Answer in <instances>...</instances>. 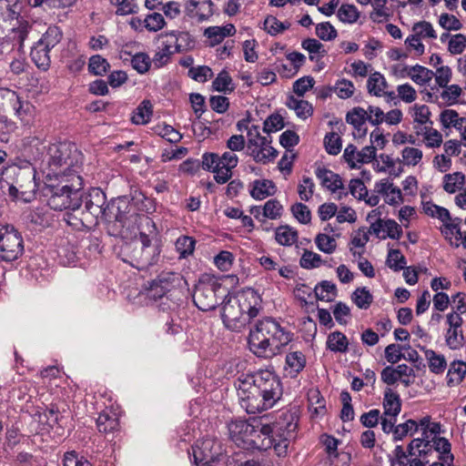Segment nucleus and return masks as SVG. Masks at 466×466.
<instances>
[{
    "mask_svg": "<svg viewBox=\"0 0 466 466\" xmlns=\"http://www.w3.org/2000/svg\"><path fill=\"white\" fill-rule=\"evenodd\" d=\"M62 39V31L57 26H49L46 32L38 40L39 43H43L45 46L49 49H53L56 45L60 43Z\"/></svg>",
    "mask_w": 466,
    "mask_h": 466,
    "instance_id": "nucleus-43",
    "label": "nucleus"
},
{
    "mask_svg": "<svg viewBox=\"0 0 466 466\" xmlns=\"http://www.w3.org/2000/svg\"><path fill=\"white\" fill-rule=\"evenodd\" d=\"M50 51L43 43L38 41L32 47L30 56L35 65L41 70L46 71L51 65Z\"/></svg>",
    "mask_w": 466,
    "mask_h": 466,
    "instance_id": "nucleus-22",
    "label": "nucleus"
},
{
    "mask_svg": "<svg viewBox=\"0 0 466 466\" xmlns=\"http://www.w3.org/2000/svg\"><path fill=\"white\" fill-rule=\"evenodd\" d=\"M226 289L213 278L204 277L196 285L193 300L195 305L203 311L216 309L218 298L223 296Z\"/></svg>",
    "mask_w": 466,
    "mask_h": 466,
    "instance_id": "nucleus-8",
    "label": "nucleus"
},
{
    "mask_svg": "<svg viewBox=\"0 0 466 466\" xmlns=\"http://www.w3.org/2000/svg\"><path fill=\"white\" fill-rule=\"evenodd\" d=\"M388 83L384 76L379 72L371 74L367 81V88L370 94L376 96H382Z\"/></svg>",
    "mask_w": 466,
    "mask_h": 466,
    "instance_id": "nucleus-30",
    "label": "nucleus"
},
{
    "mask_svg": "<svg viewBox=\"0 0 466 466\" xmlns=\"http://www.w3.org/2000/svg\"><path fill=\"white\" fill-rule=\"evenodd\" d=\"M346 121L358 130L359 137L366 135L367 128L364 127L367 121V111L362 107H354L346 116Z\"/></svg>",
    "mask_w": 466,
    "mask_h": 466,
    "instance_id": "nucleus-25",
    "label": "nucleus"
},
{
    "mask_svg": "<svg viewBox=\"0 0 466 466\" xmlns=\"http://www.w3.org/2000/svg\"><path fill=\"white\" fill-rule=\"evenodd\" d=\"M423 211L426 215L436 218L441 221L442 228L441 231L446 240L451 239V231L458 228V223H461L460 218H451L447 208L435 205L432 202H426L423 205Z\"/></svg>",
    "mask_w": 466,
    "mask_h": 466,
    "instance_id": "nucleus-13",
    "label": "nucleus"
},
{
    "mask_svg": "<svg viewBox=\"0 0 466 466\" xmlns=\"http://www.w3.org/2000/svg\"><path fill=\"white\" fill-rule=\"evenodd\" d=\"M176 51L172 49V44L171 43H163L162 47H160L155 54L154 57L152 58L153 65L159 68L163 66L167 65L168 61L171 58V56Z\"/></svg>",
    "mask_w": 466,
    "mask_h": 466,
    "instance_id": "nucleus-41",
    "label": "nucleus"
},
{
    "mask_svg": "<svg viewBox=\"0 0 466 466\" xmlns=\"http://www.w3.org/2000/svg\"><path fill=\"white\" fill-rule=\"evenodd\" d=\"M276 192V187L271 180H256L250 190V195L255 199H264Z\"/></svg>",
    "mask_w": 466,
    "mask_h": 466,
    "instance_id": "nucleus-28",
    "label": "nucleus"
},
{
    "mask_svg": "<svg viewBox=\"0 0 466 466\" xmlns=\"http://www.w3.org/2000/svg\"><path fill=\"white\" fill-rule=\"evenodd\" d=\"M275 430L279 432V441L275 445V450L279 455L286 453L288 448V442L290 440L295 439L296 431L298 428V417L293 412H283L276 425Z\"/></svg>",
    "mask_w": 466,
    "mask_h": 466,
    "instance_id": "nucleus-12",
    "label": "nucleus"
},
{
    "mask_svg": "<svg viewBox=\"0 0 466 466\" xmlns=\"http://www.w3.org/2000/svg\"><path fill=\"white\" fill-rule=\"evenodd\" d=\"M213 88L218 92H232L235 88L232 78L226 70H222L212 83Z\"/></svg>",
    "mask_w": 466,
    "mask_h": 466,
    "instance_id": "nucleus-44",
    "label": "nucleus"
},
{
    "mask_svg": "<svg viewBox=\"0 0 466 466\" xmlns=\"http://www.w3.org/2000/svg\"><path fill=\"white\" fill-rule=\"evenodd\" d=\"M464 182L465 175L461 172L447 174L443 177V189L450 194H453L461 188Z\"/></svg>",
    "mask_w": 466,
    "mask_h": 466,
    "instance_id": "nucleus-37",
    "label": "nucleus"
},
{
    "mask_svg": "<svg viewBox=\"0 0 466 466\" xmlns=\"http://www.w3.org/2000/svg\"><path fill=\"white\" fill-rule=\"evenodd\" d=\"M305 365L306 359L302 352L292 351L287 354L285 371L289 377H296L304 369Z\"/></svg>",
    "mask_w": 466,
    "mask_h": 466,
    "instance_id": "nucleus-24",
    "label": "nucleus"
},
{
    "mask_svg": "<svg viewBox=\"0 0 466 466\" xmlns=\"http://www.w3.org/2000/svg\"><path fill=\"white\" fill-rule=\"evenodd\" d=\"M299 264L303 268L311 269L319 268L322 264V259L320 255L306 249L302 254Z\"/></svg>",
    "mask_w": 466,
    "mask_h": 466,
    "instance_id": "nucleus-57",
    "label": "nucleus"
},
{
    "mask_svg": "<svg viewBox=\"0 0 466 466\" xmlns=\"http://www.w3.org/2000/svg\"><path fill=\"white\" fill-rule=\"evenodd\" d=\"M466 375V362L454 360L451 363L447 373V384L449 387L459 385Z\"/></svg>",
    "mask_w": 466,
    "mask_h": 466,
    "instance_id": "nucleus-27",
    "label": "nucleus"
},
{
    "mask_svg": "<svg viewBox=\"0 0 466 466\" xmlns=\"http://www.w3.org/2000/svg\"><path fill=\"white\" fill-rule=\"evenodd\" d=\"M271 139L269 137L263 139V143H258V146H253L248 148L250 156L256 162L268 163L277 157V150L271 146Z\"/></svg>",
    "mask_w": 466,
    "mask_h": 466,
    "instance_id": "nucleus-20",
    "label": "nucleus"
},
{
    "mask_svg": "<svg viewBox=\"0 0 466 466\" xmlns=\"http://www.w3.org/2000/svg\"><path fill=\"white\" fill-rule=\"evenodd\" d=\"M376 157L374 146L364 147L359 150L356 146L350 144L343 152V158L350 168H358L362 164L371 162Z\"/></svg>",
    "mask_w": 466,
    "mask_h": 466,
    "instance_id": "nucleus-17",
    "label": "nucleus"
},
{
    "mask_svg": "<svg viewBox=\"0 0 466 466\" xmlns=\"http://www.w3.org/2000/svg\"><path fill=\"white\" fill-rule=\"evenodd\" d=\"M333 89L336 95L341 99L351 97L355 92V86L353 83L345 78L338 80Z\"/></svg>",
    "mask_w": 466,
    "mask_h": 466,
    "instance_id": "nucleus-53",
    "label": "nucleus"
},
{
    "mask_svg": "<svg viewBox=\"0 0 466 466\" xmlns=\"http://www.w3.org/2000/svg\"><path fill=\"white\" fill-rule=\"evenodd\" d=\"M287 106L289 108L294 110L297 116L301 119L308 118L312 115L313 112V107L308 101L303 99H297L293 96L289 98Z\"/></svg>",
    "mask_w": 466,
    "mask_h": 466,
    "instance_id": "nucleus-35",
    "label": "nucleus"
},
{
    "mask_svg": "<svg viewBox=\"0 0 466 466\" xmlns=\"http://www.w3.org/2000/svg\"><path fill=\"white\" fill-rule=\"evenodd\" d=\"M175 245L177 251L179 253V258H186L193 254L196 241L191 237L182 236L177 239Z\"/></svg>",
    "mask_w": 466,
    "mask_h": 466,
    "instance_id": "nucleus-42",
    "label": "nucleus"
},
{
    "mask_svg": "<svg viewBox=\"0 0 466 466\" xmlns=\"http://www.w3.org/2000/svg\"><path fill=\"white\" fill-rule=\"evenodd\" d=\"M314 292L318 299L331 301L336 297L337 289L334 283L324 280L315 287Z\"/></svg>",
    "mask_w": 466,
    "mask_h": 466,
    "instance_id": "nucleus-38",
    "label": "nucleus"
},
{
    "mask_svg": "<svg viewBox=\"0 0 466 466\" xmlns=\"http://www.w3.org/2000/svg\"><path fill=\"white\" fill-rule=\"evenodd\" d=\"M412 34L415 36L420 37V39H435L437 38V34L430 22L420 21L415 23L412 26Z\"/></svg>",
    "mask_w": 466,
    "mask_h": 466,
    "instance_id": "nucleus-46",
    "label": "nucleus"
},
{
    "mask_svg": "<svg viewBox=\"0 0 466 466\" xmlns=\"http://www.w3.org/2000/svg\"><path fill=\"white\" fill-rule=\"evenodd\" d=\"M291 340L279 322L271 318L259 320L248 336L249 350L258 357L269 358Z\"/></svg>",
    "mask_w": 466,
    "mask_h": 466,
    "instance_id": "nucleus-3",
    "label": "nucleus"
},
{
    "mask_svg": "<svg viewBox=\"0 0 466 466\" xmlns=\"http://www.w3.org/2000/svg\"><path fill=\"white\" fill-rule=\"evenodd\" d=\"M238 157L233 152H224L218 161L217 171H214V179L218 184H225L232 177V170L238 166Z\"/></svg>",
    "mask_w": 466,
    "mask_h": 466,
    "instance_id": "nucleus-18",
    "label": "nucleus"
},
{
    "mask_svg": "<svg viewBox=\"0 0 466 466\" xmlns=\"http://www.w3.org/2000/svg\"><path fill=\"white\" fill-rule=\"evenodd\" d=\"M110 68L107 60L99 55L92 56L89 58L88 70L95 76H103Z\"/></svg>",
    "mask_w": 466,
    "mask_h": 466,
    "instance_id": "nucleus-45",
    "label": "nucleus"
},
{
    "mask_svg": "<svg viewBox=\"0 0 466 466\" xmlns=\"http://www.w3.org/2000/svg\"><path fill=\"white\" fill-rule=\"evenodd\" d=\"M46 161L54 177H73L80 186L81 177L76 175L82 164V155L74 145L63 142L52 144L47 147Z\"/></svg>",
    "mask_w": 466,
    "mask_h": 466,
    "instance_id": "nucleus-4",
    "label": "nucleus"
},
{
    "mask_svg": "<svg viewBox=\"0 0 466 466\" xmlns=\"http://www.w3.org/2000/svg\"><path fill=\"white\" fill-rule=\"evenodd\" d=\"M192 451L198 466H217L224 454L221 442L209 437L197 441Z\"/></svg>",
    "mask_w": 466,
    "mask_h": 466,
    "instance_id": "nucleus-10",
    "label": "nucleus"
},
{
    "mask_svg": "<svg viewBox=\"0 0 466 466\" xmlns=\"http://www.w3.org/2000/svg\"><path fill=\"white\" fill-rule=\"evenodd\" d=\"M177 279L176 274L172 272L160 274L149 284L147 296L154 299H161L173 288Z\"/></svg>",
    "mask_w": 466,
    "mask_h": 466,
    "instance_id": "nucleus-19",
    "label": "nucleus"
},
{
    "mask_svg": "<svg viewBox=\"0 0 466 466\" xmlns=\"http://www.w3.org/2000/svg\"><path fill=\"white\" fill-rule=\"evenodd\" d=\"M315 175L319 180L321 186L330 190L331 192H336L338 189L343 187V183L340 177L324 167H317Z\"/></svg>",
    "mask_w": 466,
    "mask_h": 466,
    "instance_id": "nucleus-21",
    "label": "nucleus"
},
{
    "mask_svg": "<svg viewBox=\"0 0 466 466\" xmlns=\"http://www.w3.org/2000/svg\"><path fill=\"white\" fill-rule=\"evenodd\" d=\"M63 466H92L88 460L75 451H67L63 457Z\"/></svg>",
    "mask_w": 466,
    "mask_h": 466,
    "instance_id": "nucleus-63",
    "label": "nucleus"
},
{
    "mask_svg": "<svg viewBox=\"0 0 466 466\" xmlns=\"http://www.w3.org/2000/svg\"><path fill=\"white\" fill-rule=\"evenodd\" d=\"M433 76V71L422 66L416 65L410 66V78L418 85L424 86L428 84Z\"/></svg>",
    "mask_w": 466,
    "mask_h": 466,
    "instance_id": "nucleus-39",
    "label": "nucleus"
},
{
    "mask_svg": "<svg viewBox=\"0 0 466 466\" xmlns=\"http://www.w3.org/2000/svg\"><path fill=\"white\" fill-rule=\"evenodd\" d=\"M422 136L426 147L430 148L439 147L442 144V135L437 129L424 127L422 129Z\"/></svg>",
    "mask_w": 466,
    "mask_h": 466,
    "instance_id": "nucleus-51",
    "label": "nucleus"
},
{
    "mask_svg": "<svg viewBox=\"0 0 466 466\" xmlns=\"http://www.w3.org/2000/svg\"><path fill=\"white\" fill-rule=\"evenodd\" d=\"M153 106L149 100H144L134 111L131 121L136 125H145L149 122Z\"/></svg>",
    "mask_w": 466,
    "mask_h": 466,
    "instance_id": "nucleus-31",
    "label": "nucleus"
},
{
    "mask_svg": "<svg viewBox=\"0 0 466 466\" xmlns=\"http://www.w3.org/2000/svg\"><path fill=\"white\" fill-rule=\"evenodd\" d=\"M258 420L253 419L251 421L245 420H236L228 423V429L231 440L243 449L268 450L270 444L268 439L259 441V431H258Z\"/></svg>",
    "mask_w": 466,
    "mask_h": 466,
    "instance_id": "nucleus-6",
    "label": "nucleus"
},
{
    "mask_svg": "<svg viewBox=\"0 0 466 466\" xmlns=\"http://www.w3.org/2000/svg\"><path fill=\"white\" fill-rule=\"evenodd\" d=\"M188 76L198 82L204 83L213 76V72L208 66H198L190 67Z\"/></svg>",
    "mask_w": 466,
    "mask_h": 466,
    "instance_id": "nucleus-62",
    "label": "nucleus"
},
{
    "mask_svg": "<svg viewBox=\"0 0 466 466\" xmlns=\"http://www.w3.org/2000/svg\"><path fill=\"white\" fill-rule=\"evenodd\" d=\"M85 212H83L84 218L81 221L88 220L87 214L91 217L97 218L99 216L106 215V195L99 188H92L87 195L84 198Z\"/></svg>",
    "mask_w": 466,
    "mask_h": 466,
    "instance_id": "nucleus-16",
    "label": "nucleus"
},
{
    "mask_svg": "<svg viewBox=\"0 0 466 466\" xmlns=\"http://www.w3.org/2000/svg\"><path fill=\"white\" fill-rule=\"evenodd\" d=\"M81 196L73 184L57 189L48 199V205L57 210H77L81 207Z\"/></svg>",
    "mask_w": 466,
    "mask_h": 466,
    "instance_id": "nucleus-11",
    "label": "nucleus"
},
{
    "mask_svg": "<svg viewBox=\"0 0 466 466\" xmlns=\"http://www.w3.org/2000/svg\"><path fill=\"white\" fill-rule=\"evenodd\" d=\"M151 62L152 60L145 53L136 54L131 60L133 68L140 74H144L148 71Z\"/></svg>",
    "mask_w": 466,
    "mask_h": 466,
    "instance_id": "nucleus-64",
    "label": "nucleus"
},
{
    "mask_svg": "<svg viewBox=\"0 0 466 466\" xmlns=\"http://www.w3.org/2000/svg\"><path fill=\"white\" fill-rule=\"evenodd\" d=\"M466 48V36L462 34H456L451 36L448 41V51L451 55H461Z\"/></svg>",
    "mask_w": 466,
    "mask_h": 466,
    "instance_id": "nucleus-58",
    "label": "nucleus"
},
{
    "mask_svg": "<svg viewBox=\"0 0 466 466\" xmlns=\"http://www.w3.org/2000/svg\"><path fill=\"white\" fill-rule=\"evenodd\" d=\"M425 358L428 361L429 369L431 372L435 374H441L445 370L447 367V361L444 355L438 354L432 350H426Z\"/></svg>",
    "mask_w": 466,
    "mask_h": 466,
    "instance_id": "nucleus-32",
    "label": "nucleus"
},
{
    "mask_svg": "<svg viewBox=\"0 0 466 466\" xmlns=\"http://www.w3.org/2000/svg\"><path fill=\"white\" fill-rule=\"evenodd\" d=\"M349 341L347 337L339 332L334 331L328 336L327 348L333 352L344 353L348 350Z\"/></svg>",
    "mask_w": 466,
    "mask_h": 466,
    "instance_id": "nucleus-33",
    "label": "nucleus"
},
{
    "mask_svg": "<svg viewBox=\"0 0 466 466\" xmlns=\"http://www.w3.org/2000/svg\"><path fill=\"white\" fill-rule=\"evenodd\" d=\"M119 422L116 414L101 412L96 419V427L100 432L110 433L118 429Z\"/></svg>",
    "mask_w": 466,
    "mask_h": 466,
    "instance_id": "nucleus-34",
    "label": "nucleus"
},
{
    "mask_svg": "<svg viewBox=\"0 0 466 466\" xmlns=\"http://www.w3.org/2000/svg\"><path fill=\"white\" fill-rule=\"evenodd\" d=\"M22 3L20 0H0V19L11 25L10 38L22 47L31 29L29 23L21 15Z\"/></svg>",
    "mask_w": 466,
    "mask_h": 466,
    "instance_id": "nucleus-7",
    "label": "nucleus"
},
{
    "mask_svg": "<svg viewBox=\"0 0 466 466\" xmlns=\"http://www.w3.org/2000/svg\"><path fill=\"white\" fill-rule=\"evenodd\" d=\"M24 253L22 235L13 226L0 225V260L14 261Z\"/></svg>",
    "mask_w": 466,
    "mask_h": 466,
    "instance_id": "nucleus-9",
    "label": "nucleus"
},
{
    "mask_svg": "<svg viewBox=\"0 0 466 466\" xmlns=\"http://www.w3.org/2000/svg\"><path fill=\"white\" fill-rule=\"evenodd\" d=\"M407 450L410 457L424 458L432 451V444L424 438H418L410 441Z\"/></svg>",
    "mask_w": 466,
    "mask_h": 466,
    "instance_id": "nucleus-29",
    "label": "nucleus"
},
{
    "mask_svg": "<svg viewBox=\"0 0 466 466\" xmlns=\"http://www.w3.org/2000/svg\"><path fill=\"white\" fill-rule=\"evenodd\" d=\"M143 23L149 32H157L166 25L164 16L160 13L157 12L147 15Z\"/></svg>",
    "mask_w": 466,
    "mask_h": 466,
    "instance_id": "nucleus-55",
    "label": "nucleus"
},
{
    "mask_svg": "<svg viewBox=\"0 0 466 466\" xmlns=\"http://www.w3.org/2000/svg\"><path fill=\"white\" fill-rule=\"evenodd\" d=\"M275 238L282 246H291L298 240V232L289 226H280L276 229Z\"/></svg>",
    "mask_w": 466,
    "mask_h": 466,
    "instance_id": "nucleus-36",
    "label": "nucleus"
},
{
    "mask_svg": "<svg viewBox=\"0 0 466 466\" xmlns=\"http://www.w3.org/2000/svg\"><path fill=\"white\" fill-rule=\"evenodd\" d=\"M10 103H17L16 93L10 89L0 88V121L4 118V113L9 111Z\"/></svg>",
    "mask_w": 466,
    "mask_h": 466,
    "instance_id": "nucleus-54",
    "label": "nucleus"
},
{
    "mask_svg": "<svg viewBox=\"0 0 466 466\" xmlns=\"http://www.w3.org/2000/svg\"><path fill=\"white\" fill-rule=\"evenodd\" d=\"M234 385L241 408L250 414L271 409L283 394L279 377L268 370L241 373Z\"/></svg>",
    "mask_w": 466,
    "mask_h": 466,
    "instance_id": "nucleus-1",
    "label": "nucleus"
},
{
    "mask_svg": "<svg viewBox=\"0 0 466 466\" xmlns=\"http://www.w3.org/2000/svg\"><path fill=\"white\" fill-rule=\"evenodd\" d=\"M383 408V415L389 417L396 418L400 411L401 403L400 396L393 392L391 389L388 388L384 392Z\"/></svg>",
    "mask_w": 466,
    "mask_h": 466,
    "instance_id": "nucleus-26",
    "label": "nucleus"
},
{
    "mask_svg": "<svg viewBox=\"0 0 466 466\" xmlns=\"http://www.w3.org/2000/svg\"><path fill=\"white\" fill-rule=\"evenodd\" d=\"M316 35L324 41H330L337 37V30L329 23L324 22L316 25Z\"/></svg>",
    "mask_w": 466,
    "mask_h": 466,
    "instance_id": "nucleus-61",
    "label": "nucleus"
},
{
    "mask_svg": "<svg viewBox=\"0 0 466 466\" xmlns=\"http://www.w3.org/2000/svg\"><path fill=\"white\" fill-rule=\"evenodd\" d=\"M301 46L309 53V59L314 60L315 55H319L323 57L326 55V50L323 45L315 38H307L302 41Z\"/></svg>",
    "mask_w": 466,
    "mask_h": 466,
    "instance_id": "nucleus-52",
    "label": "nucleus"
},
{
    "mask_svg": "<svg viewBox=\"0 0 466 466\" xmlns=\"http://www.w3.org/2000/svg\"><path fill=\"white\" fill-rule=\"evenodd\" d=\"M318 248L327 254H331L336 250L337 242L334 237L324 233H319L315 238Z\"/></svg>",
    "mask_w": 466,
    "mask_h": 466,
    "instance_id": "nucleus-50",
    "label": "nucleus"
},
{
    "mask_svg": "<svg viewBox=\"0 0 466 466\" xmlns=\"http://www.w3.org/2000/svg\"><path fill=\"white\" fill-rule=\"evenodd\" d=\"M282 205L277 199L268 200L263 207V215L270 219H277L281 216Z\"/></svg>",
    "mask_w": 466,
    "mask_h": 466,
    "instance_id": "nucleus-60",
    "label": "nucleus"
},
{
    "mask_svg": "<svg viewBox=\"0 0 466 466\" xmlns=\"http://www.w3.org/2000/svg\"><path fill=\"white\" fill-rule=\"evenodd\" d=\"M446 323L449 326L444 336L446 345L452 350H461L465 340L462 330V317L458 314H447Z\"/></svg>",
    "mask_w": 466,
    "mask_h": 466,
    "instance_id": "nucleus-14",
    "label": "nucleus"
},
{
    "mask_svg": "<svg viewBox=\"0 0 466 466\" xmlns=\"http://www.w3.org/2000/svg\"><path fill=\"white\" fill-rule=\"evenodd\" d=\"M260 304V296L253 289L228 297L221 312L224 325L232 331H240L251 319L257 317Z\"/></svg>",
    "mask_w": 466,
    "mask_h": 466,
    "instance_id": "nucleus-2",
    "label": "nucleus"
},
{
    "mask_svg": "<svg viewBox=\"0 0 466 466\" xmlns=\"http://www.w3.org/2000/svg\"><path fill=\"white\" fill-rule=\"evenodd\" d=\"M351 299L359 309H367L373 301V296L367 288L363 287L356 289L351 295Z\"/></svg>",
    "mask_w": 466,
    "mask_h": 466,
    "instance_id": "nucleus-40",
    "label": "nucleus"
},
{
    "mask_svg": "<svg viewBox=\"0 0 466 466\" xmlns=\"http://www.w3.org/2000/svg\"><path fill=\"white\" fill-rule=\"evenodd\" d=\"M386 264L394 271L403 269L406 265V258L399 249H390L388 254Z\"/></svg>",
    "mask_w": 466,
    "mask_h": 466,
    "instance_id": "nucleus-56",
    "label": "nucleus"
},
{
    "mask_svg": "<svg viewBox=\"0 0 466 466\" xmlns=\"http://www.w3.org/2000/svg\"><path fill=\"white\" fill-rule=\"evenodd\" d=\"M309 410L313 414L323 415L326 411L325 400L320 392L317 390H310L309 393Z\"/></svg>",
    "mask_w": 466,
    "mask_h": 466,
    "instance_id": "nucleus-49",
    "label": "nucleus"
},
{
    "mask_svg": "<svg viewBox=\"0 0 466 466\" xmlns=\"http://www.w3.org/2000/svg\"><path fill=\"white\" fill-rule=\"evenodd\" d=\"M236 34V28L232 24L225 26H209L205 29L204 35L210 40V46H214L221 43L225 37Z\"/></svg>",
    "mask_w": 466,
    "mask_h": 466,
    "instance_id": "nucleus-23",
    "label": "nucleus"
},
{
    "mask_svg": "<svg viewBox=\"0 0 466 466\" xmlns=\"http://www.w3.org/2000/svg\"><path fill=\"white\" fill-rule=\"evenodd\" d=\"M127 248L131 252L130 259L124 258V261L139 270H144L157 262V248H144L138 247L137 243L131 244Z\"/></svg>",
    "mask_w": 466,
    "mask_h": 466,
    "instance_id": "nucleus-15",
    "label": "nucleus"
},
{
    "mask_svg": "<svg viewBox=\"0 0 466 466\" xmlns=\"http://www.w3.org/2000/svg\"><path fill=\"white\" fill-rule=\"evenodd\" d=\"M337 15L341 22L353 24L359 19L360 13L355 5L343 4L339 8Z\"/></svg>",
    "mask_w": 466,
    "mask_h": 466,
    "instance_id": "nucleus-47",
    "label": "nucleus"
},
{
    "mask_svg": "<svg viewBox=\"0 0 466 466\" xmlns=\"http://www.w3.org/2000/svg\"><path fill=\"white\" fill-rule=\"evenodd\" d=\"M422 157V151L417 147H405L401 150L402 163L405 166H417L421 161Z\"/></svg>",
    "mask_w": 466,
    "mask_h": 466,
    "instance_id": "nucleus-48",
    "label": "nucleus"
},
{
    "mask_svg": "<svg viewBox=\"0 0 466 466\" xmlns=\"http://www.w3.org/2000/svg\"><path fill=\"white\" fill-rule=\"evenodd\" d=\"M35 169L29 161H24L21 166L13 165L4 171L9 184L8 193L14 198H21L28 202L37 191Z\"/></svg>",
    "mask_w": 466,
    "mask_h": 466,
    "instance_id": "nucleus-5",
    "label": "nucleus"
},
{
    "mask_svg": "<svg viewBox=\"0 0 466 466\" xmlns=\"http://www.w3.org/2000/svg\"><path fill=\"white\" fill-rule=\"evenodd\" d=\"M324 145L329 154L336 156L341 150V138L337 133L331 132L326 135L324 138Z\"/></svg>",
    "mask_w": 466,
    "mask_h": 466,
    "instance_id": "nucleus-59",
    "label": "nucleus"
}]
</instances>
